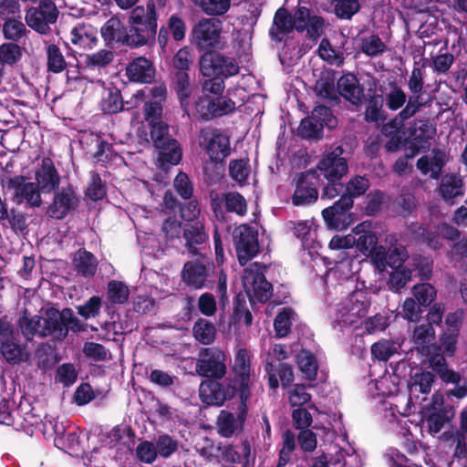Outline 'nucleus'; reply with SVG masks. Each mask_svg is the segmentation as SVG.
<instances>
[{
    "label": "nucleus",
    "instance_id": "5",
    "mask_svg": "<svg viewBox=\"0 0 467 467\" xmlns=\"http://www.w3.org/2000/svg\"><path fill=\"white\" fill-rule=\"evenodd\" d=\"M197 255L198 257L187 261L183 265L181 274L182 280L186 286L194 290L213 288L214 285V263L206 254Z\"/></svg>",
    "mask_w": 467,
    "mask_h": 467
},
{
    "label": "nucleus",
    "instance_id": "19",
    "mask_svg": "<svg viewBox=\"0 0 467 467\" xmlns=\"http://www.w3.org/2000/svg\"><path fill=\"white\" fill-rule=\"evenodd\" d=\"M265 267L259 264L254 263L250 267L244 270L243 282L244 286L251 285L254 296L260 303H265L272 296L273 285L268 282L265 275Z\"/></svg>",
    "mask_w": 467,
    "mask_h": 467
},
{
    "label": "nucleus",
    "instance_id": "30",
    "mask_svg": "<svg viewBox=\"0 0 467 467\" xmlns=\"http://www.w3.org/2000/svg\"><path fill=\"white\" fill-rule=\"evenodd\" d=\"M130 32L131 33L133 46L140 47L155 41L158 20L153 17L148 19L147 23L133 24L129 23Z\"/></svg>",
    "mask_w": 467,
    "mask_h": 467
},
{
    "label": "nucleus",
    "instance_id": "14",
    "mask_svg": "<svg viewBox=\"0 0 467 467\" xmlns=\"http://www.w3.org/2000/svg\"><path fill=\"white\" fill-rule=\"evenodd\" d=\"M354 201L348 197H343L336 201L333 205L322 211V217L330 229L342 231L355 222V214L351 213Z\"/></svg>",
    "mask_w": 467,
    "mask_h": 467
},
{
    "label": "nucleus",
    "instance_id": "32",
    "mask_svg": "<svg viewBox=\"0 0 467 467\" xmlns=\"http://www.w3.org/2000/svg\"><path fill=\"white\" fill-rule=\"evenodd\" d=\"M171 85L180 101L181 108L184 114L189 115V99L192 94L193 87L190 78V72L172 73Z\"/></svg>",
    "mask_w": 467,
    "mask_h": 467
},
{
    "label": "nucleus",
    "instance_id": "48",
    "mask_svg": "<svg viewBox=\"0 0 467 467\" xmlns=\"http://www.w3.org/2000/svg\"><path fill=\"white\" fill-rule=\"evenodd\" d=\"M369 181L365 176L356 175L352 177L346 184L344 183V192L339 195L348 197L353 200L359 197L368 190Z\"/></svg>",
    "mask_w": 467,
    "mask_h": 467
},
{
    "label": "nucleus",
    "instance_id": "35",
    "mask_svg": "<svg viewBox=\"0 0 467 467\" xmlns=\"http://www.w3.org/2000/svg\"><path fill=\"white\" fill-rule=\"evenodd\" d=\"M44 315L30 316L27 310L25 309L18 319V327L24 337L30 338L31 337L37 336L39 337H47L43 334L44 330Z\"/></svg>",
    "mask_w": 467,
    "mask_h": 467
},
{
    "label": "nucleus",
    "instance_id": "50",
    "mask_svg": "<svg viewBox=\"0 0 467 467\" xmlns=\"http://www.w3.org/2000/svg\"><path fill=\"white\" fill-rule=\"evenodd\" d=\"M224 208L227 213H233L240 217L247 213V202L245 198L238 192L223 193Z\"/></svg>",
    "mask_w": 467,
    "mask_h": 467
},
{
    "label": "nucleus",
    "instance_id": "63",
    "mask_svg": "<svg viewBox=\"0 0 467 467\" xmlns=\"http://www.w3.org/2000/svg\"><path fill=\"white\" fill-rule=\"evenodd\" d=\"M22 47L16 42L4 43L0 46V63L13 66L22 57Z\"/></svg>",
    "mask_w": 467,
    "mask_h": 467
},
{
    "label": "nucleus",
    "instance_id": "20",
    "mask_svg": "<svg viewBox=\"0 0 467 467\" xmlns=\"http://www.w3.org/2000/svg\"><path fill=\"white\" fill-rule=\"evenodd\" d=\"M221 379H205L199 387V397L202 402L207 406L221 407L226 400H232L234 396L227 389L228 386L220 382Z\"/></svg>",
    "mask_w": 467,
    "mask_h": 467
},
{
    "label": "nucleus",
    "instance_id": "39",
    "mask_svg": "<svg viewBox=\"0 0 467 467\" xmlns=\"http://www.w3.org/2000/svg\"><path fill=\"white\" fill-rule=\"evenodd\" d=\"M101 110L107 114H116L124 109V101L120 90L115 87L107 88V94L100 103Z\"/></svg>",
    "mask_w": 467,
    "mask_h": 467
},
{
    "label": "nucleus",
    "instance_id": "2",
    "mask_svg": "<svg viewBox=\"0 0 467 467\" xmlns=\"http://www.w3.org/2000/svg\"><path fill=\"white\" fill-rule=\"evenodd\" d=\"M43 324V334L59 341L66 339L69 332L79 333L86 330L85 324L75 316L70 307H64L62 310L55 306L47 307Z\"/></svg>",
    "mask_w": 467,
    "mask_h": 467
},
{
    "label": "nucleus",
    "instance_id": "15",
    "mask_svg": "<svg viewBox=\"0 0 467 467\" xmlns=\"http://www.w3.org/2000/svg\"><path fill=\"white\" fill-rule=\"evenodd\" d=\"M79 204V198L76 188L67 184L55 191L53 200L47 206V214L56 220H63L71 213H74Z\"/></svg>",
    "mask_w": 467,
    "mask_h": 467
},
{
    "label": "nucleus",
    "instance_id": "56",
    "mask_svg": "<svg viewBox=\"0 0 467 467\" xmlns=\"http://www.w3.org/2000/svg\"><path fill=\"white\" fill-rule=\"evenodd\" d=\"M202 11L211 16L226 14L231 7V0H196Z\"/></svg>",
    "mask_w": 467,
    "mask_h": 467
},
{
    "label": "nucleus",
    "instance_id": "9",
    "mask_svg": "<svg viewBox=\"0 0 467 467\" xmlns=\"http://www.w3.org/2000/svg\"><path fill=\"white\" fill-rule=\"evenodd\" d=\"M194 109L198 119L211 121L234 112L235 102L228 97L211 96L204 93L194 102Z\"/></svg>",
    "mask_w": 467,
    "mask_h": 467
},
{
    "label": "nucleus",
    "instance_id": "31",
    "mask_svg": "<svg viewBox=\"0 0 467 467\" xmlns=\"http://www.w3.org/2000/svg\"><path fill=\"white\" fill-rule=\"evenodd\" d=\"M294 29H296L295 20H293L292 15L285 7L278 8L269 30L271 39L275 42H282L284 36L291 33Z\"/></svg>",
    "mask_w": 467,
    "mask_h": 467
},
{
    "label": "nucleus",
    "instance_id": "4",
    "mask_svg": "<svg viewBox=\"0 0 467 467\" xmlns=\"http://www.w3.org/2000/svg\"><path fill=\"white\" fill-rule=\"evenodd\" d=\"M223 22L214 17L201 18L190 31V42L197 49L204 52H214L225 47L222 37Z\"/></svg>",
    "mask_w": 467,
    "mask_h": 467
},
{
    "label": "nucleus",
    "instance_id": "40",
    "mask_svg": "<svg viewBox=\"0 0 467 467\" xmlns=\"http://www.w3.org/2000/svg\"><path fill=\"white\" fill-rule=\"evenodd\" d=\"M296 361L306 379L310 381L317 379L318 365L317 358L312 352L307 350L300 351L296 356Z\"/></svg>",
    "mask_w": 467,
    "mask_h": 467
},
{
    "label": "nucleus",
    "instance_id": "36",
    "mask_svg": "<svg viewBox=\"0 0 467 467\" xmlns=\"http://www.w3.org/2000/svg\"><path fill=\"white\" fill-rule=\"evenodd\" d=\"M357 237H352V242L355 244L357 249L363 253H372L378 244V236L372 231L365 229V223L358 224L354 230Z\"/></svg>",
    "mask_w": 467,
    "mask_h": 467
},
{
    "label": "nucleus",
    "instance_id": "10",
    "mask_svg": "<svg viewBox=\"0 0 467 467\" xmlns=\"http://www.w3.org/2000/svg\"><path fill=\"white\" fill-rule=\"evenodd\" d=\"M233 239L241 265H245L259 253L258 231L254 227L245 223L235 227Z\"/></svg>",
    "mask_w": 467,
    "mask_h": 467
},
{
    "label": "nucleus",
    "instance_id": "34",
    "mask_svg": "<svg viewBox=\"0 0 467 467\" xmlns=\"http://www.w3.org/2000/svg\"><path fill=\"white\" fill-rule=\"evenodd\" d=\"M335 82L336 71L331 68L322 69L315 85L317 95L322 97L323 99L337 100V86H335Z\"/></svg>",
    "mask_w": 467,
    "mask_h": 467
},
{
    "label": "nucleus",
    "instance_id": "8",
    "mask_svg": "<svg viewBox=\"0 0 467 467\" xmlns=\"http://www.w3.org/2000/svg\"><path fill=\"white\" fill-rule=\"evenodd\" d=\"M195 370L206 379H223L227 373L226 355L218 348H204L200 350Z\"/></svg>",
    "mask_w": 467,
    "mask_h": 467
},
{
    "label": "nucleus",
    "instance_id": "16",
    "mask_svg": "<svg viewBox=\"0 0 467 467\" xmlns=\"http://www.w3.org/2000/svg\"><path fill=\"white\" fill-rule=\"evenodd\" d=\"M248 415V404L239 401L236 416L229 410L220 411L216 420L217 433L222 438H232L243 432Z\"/></svg>",
    "mask_w": 467,
    "mask_h": 467
},
{
    "label": "nucleus",
    "instance_id": "41",
    "mask_svg": "<svg viewBox=\"0 0 467 467\" xmlns=\"http://www.w3.org/2000/svg\"><path fill=\"white\" fill-rule=\"evenodd\" d=\"M232 317L234 324L243 323L246 327H251L253 324V315L248 308L246 297L242 293L234 296Z\"/></svg>",
    "mask_w": 467,
    "mask_h": 467
},
{
    "label": "nucleus",
    "instance_id": "27",
    "mask_svg": "<svg viewBox=\"0 0 467 467\" xmlns=\"http://www.w3.org/2000/svg\"><path fill=\"white\" fill-rule=\"evenodd\" d=\"M410 140H415L430 148L431 140L435 137L437 128L434 123L427 119H415L408 128L407 131Z\"/></svg>",
    "mask_w": 467,
    "mask_h": 467
},
{
    "label": "nucleus",
    "instance_id": "59",
    "mask_svg": "<svg viewBox=\"0 0 467 467\" xmlns=\"http://www.w3.org/2000/svg\"><path fill=\"white\" fill-rule=\"evenodd\" d=\"M192 64V53L188 47L180 48L171 60L172 73L190 72Z\"/></svg>",
    "mask_w": 467,
    "mask_h": 467
},
{
    "label": "nucleus",
    "instance_id": "21",
    "mask_svg": "<svg viewBox=\"0 0 467 467\" xmlns=\"http://www.w3.org/2000/svg\"><path fill=\"white\" fill-rule=\"evenodd\" d=\"M184 247L192 255L204 254L209 234L202 222L184 223L182 233Z\"/></svg>",
    "mask_w": 467,
    "mask_h": 467
},
{
    "label": "nucleus",
    "instance_id": "46",
    "mask_svg": "<svg viewBox=\"0 0 467 467\" xmlns=\"http://www.w3.org/2000/svg\"><path fill=\"white\" fill-rule=\"evenodd\" d=\"M130 290L127 285L119 280H110L107 285V299L111 305H123L129 300Z\"/></svg>",
    "mask_w": 467,
    "mask_h": 467
},
{
    "label": "nucleus",
    "instance_id": "58",
    "mask_svg": "<svg viewBox=\"0 0 467 467\" xmlns=\"http://www.w3.org/2000/svg\"><path fill=\"white\" fill-rule=\"evenodd\" d=\"M452 416V407H450L449 409H440L437 411L431 413L426 420L430 431L434 433L440 432L444 424L448 422Z\"/></svg>",
    "mask_w": 467,
    "mask_h": 467
},
{
    "label": "nucleus",
    "instance_id": "6",
    "mask_svg": "<svg viewBox=\"0 0 467 467\" xmlns=\"http://www.w3.org/2000/svg\"><path fill=\"white\" fill-rule=\"evenodd\" d=\"M198 143L214 164L223 163L231 154L230 138L218 129H202L198 134Z\"/></svg>",
    "mask_w": 467,
    "mask_h": 467
},
{
    "label": "nucleus",
    "instance_id": "22",
    "mask_svg": "<svg viewBox=\"0 0 467 467\" xmlns=\"http://www.w3.org/2000/svg\"><path fill=\"white\" fill-rule=\"evenodd\" d=\"M337 93L351 105L359 107L365 100L364 87L352 73L342 75L337 81Z\"/></svg>",
    "mask_w": 467,
    "mask_h": 467
},
{
    "label": "nucleus",
    "instance_id": "53",
    "mask_svg": "<svg viewBox=\"0 0 467 467\" xmlns=\"http://www.w3.org/2000/svg\"><path fill=\"white\" fill-rule=\"evenodd\" d=\"M398 352V346L389 339H380L371 346V355L379 361H388Z\"/></svg>",
    "mask_w": 467,
    "mask_h": 467
},
{
    "label": "nucleus",
    "instance_id": "13",
    "mask_svg": "<svg viewBox=\"0 0 467 467\" xmlns=\"http://www.w3.org/2000/svg\"><path fill=\"white\" fill-rule=\"evenodd\" d=\"M1 183L8 191H14L12 201L16 204H21L24 202L32 208L40 207L43 200L40 191L35 182H28L26 177L22 175H16L9 177L6 181L2 180Z\"/></svg>",
    "mask_w": 467,
    "mask_h": 467
},
{
    "label": "nucleus",
    "instance_id": "24",
    "mask_svg": "<svg viewBox=\"0 0 467 467\" xmlns=\"http://www.w3.org/2000/svg\"><path fill=\"white\" fill-rule=\"evenodd\" d=\"M36 185L43 193H50L59 188L60 176L50 158L42 160L41 168L36 172Z\"/></svg>",
    "mask_w": 467,
    "mask_h": 467
},
{
    "label": "nucleus",
    "instance_id": "44",
    "mask_svg": "<svg viewBox=\"0 0 467 467\" xmlns=\"http://www.w3.org/2000/svg\"><path fill=\"white\" fill-rule=\"evenodd\" d=\"M407 249L403 245L390 246L388 251L379 259L383 266H389L391 269L402 266L408 259Z\"/></svg>",
    "mask_w": 467,
    "mask_h": 467
},
{
    "label": "nucleus",
    "instance_id": "42",
    "mask_svg": "<svg viewBox=\"0 0 467 467\" xmlns=\"http://www.w3.org/2000/svg\"><path fill=\"white\" fill-rule=\"evenodd\" d=\"M389 88V92L383 96L387 108L391 111L402 109L407 101V94L396 81H390Z\"/></svg>",
    "mask_w": 467,
    "mask_h": 467
},
{
    "label": "nucleus",
    "instance_id": "1",
    "mask_svg": "<svg viewBox=\"0 0 467 467\" xmlns=\"http://www.w3.org/2000/svg\"><path fill=\"white\" fill-rule=\"evenodd\" d=\"M343 149L336 147L332 151L325 152L319 160L317 168L327 180L322 189L321 199H333L344 192L342 178L348 171L347 160L342 157Z\"/></svg>",
    "mask_w": 467,
    "mask_h": 467
},
{
    "label": "nucleus",
    "instance_id": "23",
    "mask_svg": "<svg viewBox=\"0 0 467 467\" xmlns=\"http://www.w3.org/2000/svg\"><path fill=\"white\" fill-rule=\"evenodd\" d=\"M438 192L447 205H454L456 199L462 197L465 193V186L462 176L455 172L443 175L438 187Z\"/></svg>",
    "mask_w": 467,
    "mask_h": 467
},
{
    "label": "nucleus",
    "instance_id": "54",
    "mask_svg": "<svg viewBox=\"0 0 467 467\" xmlns=\"http://www.w3.org/2000/svg\"><path fill=\"white\" fill-rule=\"evenodd\" d=\"M294 310L291 307H284L276 315L274 320V328L277 337H285L291 332V317Z\"/></svg>",
    "mask_w": 467,
    "mask_h": 467
},
{
    "label": "nucleus",
    "instance_id": "37",
    "mask_svg": "<svg viewBox=\"0 0 467 467\" xmlns=\"http://www.w3.org/2000/svg\"><path fill=\"white\" fill-rule=\"evenodd\" d=\"M366 107L364 112V119L368 122H379L384 121L387 119V114L383 110L384 98L380 94H376L375 92L372 95L365 99Z\"/></svg>",
    "mask_w": 467,
    "mask_h": 467
},
{
    "label": "nucleus",
    "instance_id": "33",
    "mask_svg": "<svg viewBox=\"0 0 467 467\" xmlns=\"http://www.w3.org/2000/svg\"><path fill=\"white\" fill-rule=\"evenodd\" d=\"M158 150V161L161 166L178 165L182 159V149L176 139L168 140L155 146Z\"/></svg>",
    "mask_w": 467,
    "mask_h": 467
},
{
    "label": "nucleus",
    "instance_id": "38",
    "mask_svg": "<svg viewBox=\"0 0 467 467\" xmlns=\"http://www.w3.org/2000/svg\"><path fill=\"white\" fill-rule=\"evenodd\" d=\"M192 335L201 344L210 345L215 340L216 328L212 321L199 317L193 324Z\"/></svg>",
    "mask_w": 467,
    "mask_h": 467
},
{
    "label": "nucleus",
    "instance_id": "52",
    "mask_svg": "<svg viewBox=\"0 0 467 467\" xmlns=\"http://www.w3.org/2000/svg\"><path fill=\"white\" fill-rule=\"evenodd\" d=\"M2 33L5 39L18 42L22 37L26 36L27 29L21 20L15 17L4 21Z\"/></svg>",
    "mask_w": 467,
    "mask_h": 467
},
{
    "label": "nucleus",
    "instance_id": "18",
    "mask_svg": "<svg viewBox=\"0 0 467 467\" xmlns=\"http://www.w3.org/2000/svg\"><path fill=\"white\" fill-rule=\"evenodd\" d=\"M433 99L434 97L431 93L426 94L425 92L407 96L405 107L394 119L385 123V130L389 131L390 129L403 128L404 122L407 119L413 117L421 109L431 107Z\"/></svg>",
    "mask_w": 467,
    "mask_h": 467
},
{
    "label": "nucleus",
    "instance_id": "49",
    "mask_svg": "<svg viewBox=\"0 0 467 467\" xmlns=\"http://www.w3.org/2000/svg\"><path fill=\"white\" fill-rule=\"evenodd\" d=\"M152 17L158 20L159 15L154 0H149L146 5H137L131 10L128 23H147L148 19H151Z\"/></svg>",
    "mask_w": 467,
    "mask_h": 467
},
{
    "label": "nucleus",
    "instance_id": "60",
    "mask_svg": "<svg viewBox=\"0 0 467 467\" xmlns=\"http://www.w3.org/2000/svg\"><path fill=\"white\" fill-rule=\"evenodd\" d=\"M53 431L56 435L55 442H61L69 450H75L79 444V436L76 431H66L62 424L57 421L52 426Z\"/></svg>",
    "mask_w": 467,
    "mask_h": 467
},
{
    "label": "nucleus",
    "instance_id": "62",
    "mask_svg": "<svg viewBox=\"0 0 467 467\" xmlns=\"http://www.w3.org/2000/svg\"><path fill=\"white\" fill-rule=\"evenodd\" d=\"M47 69L49 71L53 73H60L66 68L67 62L60 48L57 45H49L47 49Z\"/></svg>",
    "mask_w": 467,
    "mask_h": 467
},
{
    "label": "nucleus",
    "instance_id": "55",
    "mask_svg": "<svg viewBox=\"0 0 467 467\" xmlns=\"http://www.w3.org/2000/svg\"><path fill=\"white\" fill-rule=\"evenodd\" d=\"M311 394L306 391V387L304 384H296L288 391V400L292 407H303L308 404V409H316V405L309 403L311 401Z\"/></svg>",
    "mask_w": 467,
    "mask_h": 467
},
{
    "label": "nucleus",
    "instance_id": "17",
    "mask_svg": "<svg viewBox=\"0 0 467 467\" xmlns=\"http://www.w3.org/2000/svg\"><path fill=\"white\" fill-rule=\"evenodd\" d=\"M101 36L108 47L126 46L134 48L129 23L118 16H111L100 28Z\"/></svg>",
    "mask_w": 467,
    "mask_h": 467
},
{
    "label": "nucleus",
    "instance_id": "43",
    "mask_svg": "<svg viewBox=\"0 0 467 467\" xmlns=\"http://www.w3.org/2000/svg\"><path fill=\"white\" fill-rule=\"evenodd\" d=\"M412 234L419 243L425 244L434 251L439 250L442 246L439 235L422 224H412Z\"/></svg>",
    "mask_w": 467,
    "mask_h": 467
},
{
    "label": "nucleus",
    "instance_id": "64",
    "mask_svg": "<svg viewBox=\"0 0 467 467\" xmlns=\"http://www.w3.org/2000/svg\"><path fill=\"white\" fill-rule=\"evenodd\" d=\"M386 46L378 35L361 38L360 49L368 57H374L385 51Z\"/></svg>",
    "mask_w": 467,
    "mask_h": 467
},
{
    "label": "nucleus",
    "instance_id": "61",
    "mask_svg": "<svg viewBox=\"0 0 467 467\" xmlns=\"http://www.w3.org/2000/svg\"><path fill=\"white\" fill-rule=\"evenodd\" d=\"M154 444L158 455L162 458L171 457L178 450L179 447L178 440L174 439L167 433L158 435Z\"/></svg>",
    "mask_w": 467,
    "mask_h": 467
},
{
    "label": "nucleus",
    "instance_id": "29",
    "mask_svg": "<svg viewBox=\"0 0 467 467\" xmlns=\"http://www.w3.org/2000/svg\"><path fill=\"white\" fill-rule=\"evenodd\" d=\"M446 165L445 153L437 148L432 150V157L423 155L418 159L416 167L422 175L430 173V177L433 180H438L444 166Z\"/></svg>",
    "mask_w": 467,
    "mask_h": 467
},
{
    "label": "nucleus",
    "instance_id": "3",
    "mask_svg": "<svg viewBox=\"0 0 467 467\" xmlns=\"http://www.w3.org/2000/svg\"><path fill=\"white\" fill-rule=\"evenodd\" d=\"M251 376L250 355L245 348H239L234 355L225 383L228 386L227 389H230L234 396L238 395L241 402L248 403L251 397Z\"/></svg>",
    "mask_w": 467,
    "mask_h": 467
},
{
    "label": "nucleus",
    "instance_id": "26",
    "mask_svg": "<svg viewBox=\"0 0 467 467\" xmlns=\"http://www.w3.org/2000/svg\"><path fill=\"white\" fill-rule=\"evenodd\" d=\"M265 368L268 378V385L274 390L279 387V380L284 389L289 387L294 381L293 368L287 363L278 362L275 365L267 362Z\"/></svg>",
    "mask_w": 467,
    "mask_h": 467
},
{
    "label": "nucleus",
    "instance_id": "11",
    "mask_svg": "<svg viewBox=\"0 0 467 467\" xmlns=\"http://www.w3.org/2000/svg\"><path fill=\"white\" fill-rule=\"evenodd\" d=\"M58 10L52 0H39L36 5L26 10V25L41 35L50 31V25L55 24L58 17Z\"/></svg>",
    "mask_w": 467,
    "mask_h": 467
},
{
    "label": "nucleus",
    "instance_id": "45",
    "mask_svg": "<svg viewBox=\"0 0 467 467\" xmlns=\"http://www.w3.org/2000/svg\"><path fill=\"white\" fill-rule=\"evenodd\" d=\"M411 270L404 265L394 268L389 274L387 285L390 291L400 293L411 280Z\"/></svg>",
    "mask_w": 467,
    "mask_h": 467
},
{
    "label": "nucleus",
    "instance_id": "12",
    "mask_svg": "<svg viewBox=\"0 0 467 467\" xmlns=\"http://www.w3.org/2000/svg\"><path fill=\"white\" fill-rule=\"evenodd\" d=\"M295 191L292 203L295 206H305L315 203L318 198L319 174L314 170L300 172L294 179Z\"/></svg>",
    "mask_w": 467,
    "mask_h": 467
},
{
    "label": "nucleus",
    "instance_id": "57",
    "mask_svg": "<svg viewBox=\"0 0 467 467\" xmlns=\"http://www.w3.org/2000/svg\"><path fill=\"white\" fill-rule=\"evenodd\" d=\"M412 294L419 305L429 306L435 300L437 290L430 283H422L413 286Z\"/></svg>",
    "mask_w": 467,
    "mask_h": 467
},
{
    "label": "nucleus",
    "instance_id": "25",
    "mask_svg": "<svg viewBox=\"0 0 467 467\" xmlns=\"http://www.w3.org/2000/svg\"><path fill=\"white\" fill-rule=\"evenodd\" d=\"M126 75L133 82L151 83L155 78V67L150 59L139 57L128 64Z\"/></svg>",
    "mask_w": 467,
    "mask_h": 467
},
{
    "label": "nucleus",
    "instance_id": "47",
    "mask_svg": "<svg viewBox=\"0 0 467 467\" xmlns=\"http://www.w3.org/2000/svg\"><path fill=\"white\" fill-rule=\"evenodd\" d=\"M11 338L12 337L0 339V350L7 363L13 365L19 364L23 360L25 348L14 342Z\"/></svg>",
    "mask_w": 467,
    "mask_h": 467
},
{
    "label": "nucleus",
    "instance_id": "28",
    "mask_svg": "<svg viewBox=\"0 0 467 467\" xmlns=\"http://www.w3.org/2000/svg\"><path fill=\"white\" fill-rule=\"evenodd\" d=\"M72 265L78 275L93 278L99 266L98 258L85 248H79L72 256Z\"/></svg>",
    "mask_w": 467,
    "mask_h": 467
},
{
    "label": "nucleus",
    "instance_id": "51",
    "mask_svg": "<svg viewBox=\"0 0 467 467\" xmlns=\"http://www.w3.org/2000/svg\"><path fill=\"white\" fill-rule=\"evenodd\" d=\"M435 376L432 372L418 369L414 374L410 375V389L418 388L421 394H429L431 390Z\"/></svg>",
    "mask_w": 467,
    "mask_h": 467
},
{
    "label": "nucleus",
    "instance_id": "7",
    "mask_svg": "<svg viewBox=\"0 0 467 467\" xmlns=\"http://www.w3.org/2000/svg\"><path fill=\"white\" fill-rule=\"evenodd\" d=\"M200 72L204 77L228 78L239 74L240 67L234 57H227L218 50L203 52L199 59Z\"/></svg>",
    "mask_w": 467,
    "mask_h": 467
}]
</instances>
